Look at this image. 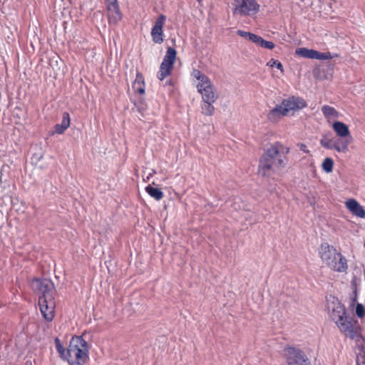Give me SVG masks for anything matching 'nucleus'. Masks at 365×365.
I'll return each mask as SVG.
<instances>
[{
  "mask_svg": "<svg viewBox=\"0 0 365 365\" xmlns=\"http://www.w3.org/2000/svg\"><path fill=\"white\" fill-rule=\"evenodd\" d=\"M299 149L301 151H302L303 153H309V150L307 149V147L305 144L304 143H300L299 145Z\"/></svg>",
  "mask_w": 365,
  "mask_h": 365,
  "instance_id": "38",
  "label": "nucleus"
},
{
  "mask_svg": "<svg viewBox=\"0 0 365 365\" xmlns=\"http://www.w3.org/2000/svg\"><path fill=\"white\" fill-rule=\"evenodd\" d=\"M270 67H276L277 69L280 70L282 72L284 71L283 70V66L281 62H279L278 60H275L274 58H272L267 63Z\"/></svg>",
  "mask_w": 365,
  "mask_h": 365,
  "instance_id": "31",
  "label": "nucleus"
},
{
  "mask_svg": "<svg viewBox=\"0 0 365 365\" xmlns=\"http://www.w3.org/2000/svg\"><path fill=\"white\" fill-rule=\"evenodd\" d=\"M332 128L338 137L351 138L350 131L346 124L341 121H335L332 124Z\"/></svg>",
  "mask_w": 365,
  "mask_h": 365,
  "instance_id": "18",
  "label": "nucleus"
},
{
  "mask_svg": "<svg viewBox=\"0 0 365 365\" xmlns=\"http://www.w3.org/2000/svg\"><path fill=\"white\" fill-rule=\"evenodd\" d=\"M336 326L345 336L354 340L358 346L363 345L364 338L361 334V327L356 319L348 316Z\"/></svg>",
  "mask_w": 365,
  "mask_h": 365,
  "instance_id": "3",
  "label": "nucleus"
},
{
  "mask_svg": "<svg viewBox=\"0 0 365 365\" xmlns=\"http://www.w3.org/2000/svg\"><path fill=\"white\" fill-rule=\"evenodd\" d=\"M192 76L199 81V83L197 84L196 87L201 88L202 84H206V83H207L210 80L207 76L202 73L198 69H194L192 73Z\"/></svg>",
  "mask_w": 365,
  "mask_h": 365,
  "instance_id": "22",
  "label": "nucleus"
},
{
  "mask_svg": "<svg viewBox=\"0 0 365 365\" xmlns=\"http://www.w3.org/2000/svg\"><path fill=\"white\" fill-rule=\"evenodd\" d=\"M334 160L331 158H326L322 164V170L327 173L332 172Z\"/></svg>",
  "mask_w": 365,
  "mask_h": 365,
  "instance_id": "27",
  "label": "nucleus"
},
{
  "mask_svg": "<svg viewBox=\"0 0 365 365\" xmlns=\"http://www.w3.org/2000/svg\"><path fill=\"white\" fill-rule=\"evenodd\" d=\"M31 287L38 297H52L56 291L53 282L47 278H34Z\"/></svg>",
  "mask_w": 365,
  "mask_h": 365,
  "instance_id": "6",
  "label": "nucleus"
},
{
  "mask_svg": "<svg viewBox=\"0 0 365 365\" xmlns=\"http://www.w3.org/2000/svg\"><path fill=\"white\" fill-rule=\"evenodd\" d=\"M259 46L271 50L274 48L275 45L273 42L266 41L264 38H262L261 43H259Z\"/></svg>",
  "mask_w": 365,
  "mask_h": 365,
  "instance_id": "33",
  "label": "nucleus"
},
{
  "mask_svg": "<svg viewBox=\"0 0 365 365\" xmlns=\"http://www.w3.org/2000/svg\"><path fill=\"white\" fill-rule=\"evenodd\" d=\"M145 191L150 197H153L156 200H160L163 197V192L160 188L153 187L150 185H148L145 187Z\"/></svg>",
  "mask_w": 365,
  "mask_h": 365,
  "instance_id": "23",
  "label": "nucleus"
},
{
  "mask_svg": "<svg viewBox=\"0 0 365 365\" xmlns=\"http://www.w3.org/2000/svg\"><path fill=\"white\" fill-rule=\"evenodd\" d=\"M282 103L284 106V108H287V113L289 111H295L302 109L306 108L307 106L306 101L303 98L296 96H291L288 98L284 99Z\"/></svg>",
  "mask_w": 365,
  "mask_h": 365,
  "instance_id": "13",
  "label": "nucleus"
},
{
  "mask_svg": "<svg viewBox=\"0 0 365 365\" xmlns=\"http://www.w3.org/2000/svg\"><path fill=\"white\" fill-rule=\"evenodd\" d=\"M237 34L240 36H242V37H248L250 38V34H252V33H250V32H247V31H242V30H238L237 31Z\"/></svg>",
  "mask_w": 365,
  "mask_h": 365,
  "instance_id": "36",
  "label": "nucleus"
},
{
  "mask_svg": "<svg viewBox=\"0 0 365 365\" xmlns=\"http://www.w3.org/2000/svg\"><path fill=\"white\" fill-rule=\"evenodd\" d=\"M337 56H338V55L336 53H331L330 52L322 53V52L319 51L317 59L318 60H329V59H332Z\"/></svg>",
  "mask_w": 365,
  "mask_h": 365,
  "instance_id": "29",
  "label": "nucleus"
},
{
  "mask_svg": "<svg viewBox=\"0 0 365 365\" xmlns=\"http://www.w3.org/2000/svg\"><path fill=\"white\" fill-rule=\"evenodd\" d=\"M318 51L309 49L304 47L299 48L296 50V53L303 58L309 59H317Z\"/></svg>",
  "mask_w": 365,
  "mask_h": 365,
  "instance_id": "21",
  "label": "nucleus"
},
{
  "mask_svg": "<svg viewBox=\"0 0 365 365\" xmlns=\"http://www.w3.org/2000/svg\"><path fill=\"white\" fill-rule=\"evenodd\" d=\"M43 158L42 153H34L33 154L32 159L35 160L36 162L40 161Z\"/></svg>",
  "mask_w": 365,
  "mask_h": 365,
  "instance_id": "37",
  "label": "nucleus"
},
{
  "mask_svg": "<svg viewBox=\"0 0 365 365\" xmlns=\"http://www.w3.org/2000/svg\"><path fill=\"white\" fill-rule=\"evenodd\" d=\"M346 207L351 212V213L356 217L363 218L365 217V210L364 207L354 199H349L346 202Z\"/></svg>",
  "mask_w": 365,
  "mask_h": 365,
  "instance_id": "17",
  "label": "nucleus"
},
{
  "mask_svg": "<svg viewBox=\"0 0 365 365\" xmlns=\"http://www.w3.org/2000/svg\"><path fill=\"white\" fill-rule=\"evenodd\" d=\"M351 287H352V293L354 294V297H357L359 294L356 287V279H353L351 283Z\"/></svg>",
  "mask_w": 365,
  "mask_h": 365,
  "instance_id": "35",
  "label": "nucleus"
},
{
  "mask_svg": "<svg viewBox=\"0 0 365 365\" xmlns=\"http://www.w3.org/2000/svg\"><path fill=\"white\" fill-rule=\"evenodd\" d=\"M322 112L327 118H338L339 116L338 111L334 107L328 105H324L322 107Z\"/></svg>",
  "mask_w": 365,
  "mask_h": 365,
  "instance_id": "24",
  "label": "nucleus"
},
{
  "mask_svg": "<svg viewBox=\"0 0 365 365\" xmlns=\"http://www.w3.org/2000/svg\"><path fill=\"white\" fill-rule=\"evenodd\" d=\"M262 38H263L261 37L260 36H258L255 34H250V37L249 40L251 41L252 42L255 43L256 45L259 46V43H261Z\"/></svg>",
  "mask_w": 365,
  "mask_h": 365,
  "instance_id": "34",
  "label": "nucleus"
},
{
  "mask_svg": "<svg viewBox=\"0 0 365 365\" xmlns=\"http://www.w3.org/2000/svg\"><path fill=\"white\" fill-rule=\"evenodd\" d=\"M106 1L108 11L109 24H117L123 17L118 0H106Z\"/></svg>",
  "mask_w": 365,
  "mask_h": 365,
  "instance_id": "11",
  "label": "nucleus"
},
{
  "mask_svg": "<svg viewBox=\"0 0 365 365\" xmlns=\"http://www.w3.org/2000/svg\"><path fill=\"white\" fill-rule=\"evenodd\" d=\"M233 14L242 16H250L259 12L260 6L256 0H234Z\"/></svg>",
  "mask_w": 365,
  "mask_h": 365,
  "instance_id": "7",
  "label": "nucleus"
},
{
  "mask_svg": "<svg viewBox=\"0 0 365 365\" xmlns=\"http://www.w3.org/2000/svg\"><path fill=\"white\" fill-rule=\"evenodd\" d=\"M327 266L338 272H345L348 269L347 260L341 253L336 255V259H332Z\"/></svg>",
  "mask_w": 365,
  "mask_h": 365,
  "instance_id": "15",
  "label": "nucleus"
},
{
  "mask_svg": "<svg viewBox=\"0 0 365 365\" xmlns=\"http://www.w3.org/2000/svg\"><path fill=\"white\" fill-rule=\"evenodd\" d=\"M166 21V16L164 14H160L156 19L155 24L151 29L150 35L152 41L155 43L160 44L163 42V28Z\"/></svg>",
  "mask_w": 365,
  "mask_h": 365,
  "instance_id": "10",
  "label": "nucleus"
},
{
  "mask_svg": "<svg viewBox=\"0 0 365 365\" xmlns=\"http://www.w3.org/2000/svg\"><path fill=\"white\" fill-rule=\"evenodd\" d=\"M319 143L325 149L346 153L349 150L350 141L346 139V138H329L328 135H324L320 139Z\"/></svg>",
  "mask_w": 365,
  "mask_h": 365,
  "instance_id": "5",
  "label": "nucleus"
},
{
  "mask_svg": "<svg viewBox=\"0 0 365 365\" xmlns=\"http://www.w3.org/2000/svg\"><path fill=\"white\" fill-rule=\"evenodd\" d=\"M287 110L282 103L276 105L267 114V119L273 123L277 122L282 117L287 115Z\"/></svg>",
  "mask_w": 365,
  "mask_h": 365,
  "instance_id": "16",
  "label": "nucleus"
},
{
  "mask_svg": "<svg viewBox=\"0 0 365 365\" xmlns=\"http://www.w3.org/2000/svg\"><path fill=\"white\" fill-rule=\"evenodd\" d=\"M173 68H170V67L163 66L160 64V71L158 73V78L159 80L163 81L165 77L170 74Z\"/></svg>",
  "mask_w": 365,
  "mask_h": 365,
  "instance_id": "28",
  "label": "nucleus"
},
{
  "mask_svg": "<svg viewBox=\"0 0 365 365\" xmlns=\"http://www.w3.org/2000/svg\"><path fill=\"white\" fill-rule=\"evenodd\" d=\"M202 103L201 106L202 113L206 115H212L215 110V108L212 105L215 102L202 101Z\"/></svg>",
  "mask_w": 365,
  "mask_h": 365,
  "instance_id": "25",
  "label": "nucleus"
},
{
  "mask_svg": "<svg viewBox=\"0 0 365 365\" xmlns=\"http://www.w3.org/2000/svg\"><path fill=\"white\" fill-rule=\"evenodd\" d=\"M153 173H155V170H153V173H150V174L148 175V176L147 177V179H148V180H149V179H150V178L153 176Z\"/></svg>",
  "mask_w": 365,
  "mask_h": 365,
  "instance_id": "39",
  "label": "nucleus"
},
{
  "mask_svg": "<svg viewBox=\"0 0 365 365\" xmlns=\"http://www.w3.org/2000/svg\"><path fill=\"white\" fill-rule=\"evenodd\" d=\"M284 357L287 365H312L304 352L295 347L286 346L284 349Z\"/></svg>",
  "mask_w": 365,
  "mask_h": 365,
  "instance_id": "8",
  "label": "nucleus"
},
{
  "mask_svg": "<svg viewBox=\"0 0 365 365\" xmlns=\"http://www.w3.org/2000/svg\"><path fill=\"white\" fill-rule=\"evenodd\" d=\"M55 298H38V306L43 319L50 322L55 316Z\"/></svg>",
  "mask_w": 365,
  "mask_h": 365,
  "instance_id": "9",
  "label": "nucleus"
},
{
  "mask_svg": "<svg viewBox=\"0 0 365 365\" xmlns=\"http://www.w3.org/2000/svg\"><path fill=\"white\" fill-rule=\"evenodd\" d=\"M282 145L279 143H275L267 148L261 156L258 165V173L262 177L270 175L277 168L283 165L282 155L280 148Z\"/></svg>",
  "mask_w": 365,
  "mask_h": 365,
  "instance_id": "2",
  "label": "nucleus"
},
{
  "mask_svg": "<svg viewBox=\"0 0 365 365\" xmlns=\"http://www.w3.org/2000/svg\"><path fill=\"white\" fill-rule=\"evenodd\" d=\"M197 89L198 93L202 95V101H216L217 95L210 80L206 84H202L201 88L197 87Z\"/></svg>",
  "mask_w": 365,
  "mask_h": 365,
  "instance_id": "12",
  "label": "nucleus"
},
{
  "mask_svg": "<svg viewBox=\"0 0 365 365\" xmlns=\"http://www.w3.org/2000/svg\"><path fill=\"white\" fill-rule=\"evenodd\" d=\"M356 365H365V351L361 349L356 356Z\"/></svg>",
  "mask_w": 365,
  "mask_h": 365,
  "instance_id": "30",
  "label": "nucleus"
},
{
  "mask_svg": "<svg viewBox=\"0 0 365 365\" xmlns=\"http://www.w3.org/2000/svg\"><path fill=\"white\" fill-rule=\"evenodd\" d=\"M339 253L333 246L327 242L322 243L319 248L320 257L327 265L330 264L332 259H336V255Z\"/></svg>",
  "mask_w": 365,
  "mask_h": 365,
  "instance_id": "14",
  "label": "nucleus"
},
{
  "mask_svg": "<svg viewBox=\"0 0 365 365\" xmlns=\"http://www.w3.org/2000/svg\"><path fill=\"white\" fill-rule=\"evenodd\" d=\"M289 148H287L286 153H289Z\"/></svg>",
  "mask_w": 365,
  "mask_h": 365,
  "instance_id": "40",
  "label": "nucleus"
},
{
  "mask_svg": "<svg viewBox=\"0 0 365 365\" xmlns=\"http://www.w3.org/2000/svg\"><path fill=\"white\" fill-rule=\"evenodd\" d=\"M176 50L174 48L169 47L163 58V62L161 63L162 66L170 67V68H173L175 63V61L176 59Z\"/></svg>",
  "mask_w": 365,
  "mask_h": 365,
  "instance_id": "19",
  "label": "nucleus"
},
{
  "mask_svg": "<svg viewBox=\"0 0 365 365\" xmlns=\"http://www.w3.org/2000/svg\"><path fill=\"white\" fill-rule=\"evenodd\" d=\"M54 342L60 357L67 361L69 365H84L88 359V345L83 336H73L67 349L64 348L58 337L55 339Z\"/></svg>",
  "mask_w": 365,
  "mask_h": 365,
  "instance_id": "1",
  "label": "nucleus"
},
{
  "mask_svg": "<svg viewBox=\"0 0 365 365\" xmlns=\"http://www.w3.org/2000/svg\"><path fill=\"white\" fill-rule=\"evenodd\" d=\"M70 115L68 112H64L62 115V120L61 123L56 124L54 126L55 132L60 135L63 134L65 130L70 126Z\"/></svg>",
  "mask_w": 365,
  "mask_h": 365,
  "instance_id": "20",
  "label": "nucleus"
},
{
  "mask_svg": "<svg viewBox=\"0 0 365 365\" xmlns=\"http://www.w3.org/2000/svg\"><path fill=\"white\" fill-rule=\"evenodd\" d=\"M356 314L359 318H363L365 316V309L362 304H356Z\"/></svg>",
  "mask_w": 365,
  "mask_h": 365,
  "instance_id": "32",
  "label": "nucleus"
},
{
  "mask_svg": "<svg viewBox=\"0 0 365 365\" xmlns=\"http://www.w3.org/2000/svg\"><path fill=\"white\" fill-rule=\"evenodd\" d=\"M138 88H136V91L139 93L140 94H144L145 93V84L143 81V77L140 73H137L136 79L134 82L133 87L135 86L136 84H140Z\"/></svg>",
  "mask_w": 365,
  "mask_h": 365,
  "instance_id": "26",
  "label": "nucleus"
},
{
  "mask_svg": "<svg viewBox=\"0 0 365 365\" xmlns=\"http://www.w3.org/2000/svg\"><path fill=\"white\" fill-rule=\"evenodd\" d=\"M327 309L330 318L336 325L341 322L349 315L344 305L339 300V298H329L327 301Z\"/></svg>",
  "mask_w": 365,
  "mask_h": 365,
  "instance_id": "4",
  "label": "nucleus"
},
{
  "mask_svg": "<svg viewBox=\"0 0 365 365\" xmlns=\"http://www.w3.org/2000/svg\"><path fill=\"white\" fill-rule=\"evenodd\" d=\"M356 299H357L356 297L353 298V299H354L353 301L355 302L356 300Z\"/></svg>",
  "mask_w": 365,
  "mask_h": 365,
  "instance_id": "41",
  "label": "nucleus"
}]
</instances>
